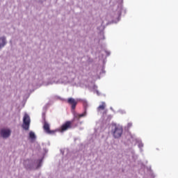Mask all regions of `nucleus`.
Wrapping results in <instances>:
<instances>
[{"label":"nucleus","instance_id":"1","mask_svg":"<svg viewBox=\"0 0 178 178\" xmlns=\"http://www.w3.org/2000/svg\"><path fill=\"white\" fill-rule=\"evenodd\" d=\"M113 134L115 138H119L122 137V134H123V128H122L120 126L115 125Z\"/></svg>","mask_w":178,"mask_h":178},{"label":"nucleus","instance_id":"2","mask_svg":"<svg viewBox=\"0 0 178 178\" xmlns=\"http://www.w3.org/2000/svg\"><path fill=\"white\" fill-rule=\"evenodd\" d=\"M22 127L24 130H29L30 128V116L28 114L24 115Z\"/></svg>","mask_w":178,"mask_h":178},{"label":"nucleus","instance_id":"3","mask_svg":"<svg viewBox=\"0 0 178 178\" xmlns=\"http://www.w3.org/2000/svg\"><path fill=\"white\" fill-rule=\"evenodd\" d=\"M69 129H72L71 121H67L64 124H63L62 126L60 127V131L61 133H63V131H66L69 130Z\"/></svg>","mask_w":178,"mask_h":178},{"label":"nucleus","instance_id":"4","mask_svg":"<svg viewBox=\"0 0 178 178\" xmlns=\"http://www.w3.org/2000/svg\"><path fill=\"white\" fill-rule=\"evenodd\" d=\"M84 116H87L86 108H85V111L82 114H79L74 111V119L76 120H80V119H81V118H84Z\"/></svg>","mask_w":178,"mask_h":178},{"label":"nucleus","instance_id":"5","mask_svg":"<svg viewBox=\"0 0 178 178\" xmlns=\"http://www.w3.org/2000/svg\"><path fill=\"white\" fill-rule=\"evenodd\" d=\"M43 129L47 134H55V131H51L49 129V124H48L47 121H44V122Z\"/></svg>","mask_w":178,"mask_h":178},{"label":"nucleus","instance_id":"6","mask_svg":"<svg viewBox=\"0 0 178 178\" xmlns=\"http://www.w3.org/2000/svg\"><path fill=\"white\" fill-rule=\"evenodd\" d=\"M10 129H3L1 130L0 134L3 138H8L10 136Z\"/></svg>","mask_w":178,"mask_h":178},{"label":"nucleus","instance_id":"7","mask_svg":"<svg viewBox=\"0 0 178 178\" xmlns=\"http://www.w3.org/2000/svg\"><path fill=\"white\" fill-rule=\"evenodd\" d=\"M67 102L71 105V108L72 111H74L76 109V106L77 105V101L72 97L69 98L67 99Z\"/></svg>","mask_w":178,"mask_h":178},{"label":"nucleus","instance_id":"8","mask_svg":"<svg viewBox=\"0 0 178 178\" xmlns=\"http://www.w3.org/2000/svg\"><path fill=\"white\" fill-rule=\"evenodd\" d=\"M106 108V103L102 102L101 104L97 107V112H101V111H105Z\"/></svg>","mask_w":178,"mask_h":178},{"label":"nucleus","instance_id":"9","mask_svg":"<svg viewBox=\"0 0 178 178\" xmlns=\"http://www.w3.org/2000/svg\"><path fill=\"white\" fill-rule=\"evenodd\" d=\"M6 45V39L4 37L0 38V49Z\"/></svg>","mask_w":178,"mask_h":178},{"label":"nucleus","instance_id":"10","mask_svg":"<svg viewBox=\"0 0 178 178\" xmlns=\"http://www.w3.org/2000/svg\"><path fill=\"white\" fill-rule=\"evenodd\" d=\"M29 137L30 138H31V140H34V138H35V134H34V132L31 131L29 133Z\"/></svg>","mask_w":178,"mask_h":178}]
</instances>
